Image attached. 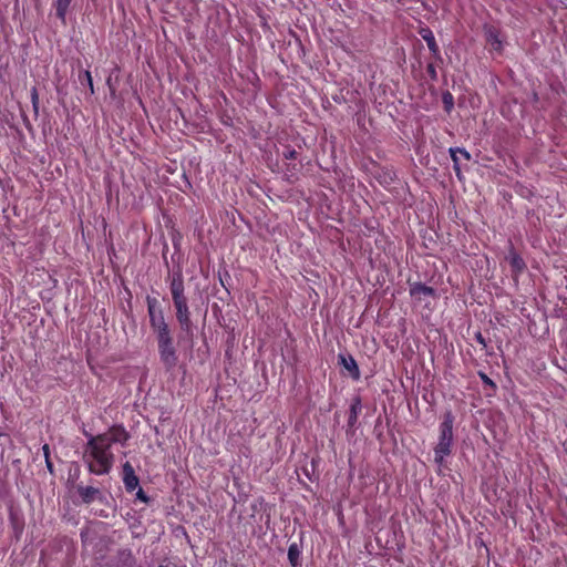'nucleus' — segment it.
Listing matches in <instances>:
<instances>
[{"label":"nucleus","instance_id":"1","mask_svg":"<svg viewBox=\"0 0 567 567\" xmlns=\"http://www.w3.org/2000/svg\"><path fill=\"white\" fill-rule=\"evenodd\" d=\"M83 435L87 442L83 447L82 460L87 471L97 476L107 475L114 466L115 455L112 445L125 446L131 439L122 424H114L106 432L96 435L83 430Z\"/></svg>","mask_w":567,"mask_h":567},{"label":"nucleus","instance_id":"2","mask_svg":"<svg viewBox=\"0 0 567 567\" xmlns=\"http://www.w3.org/2000/svg\"><path fill=\"white\" fill-rule=\"evenodd\" d=\"M453 424L454 415L452 414L451 411L445 412L439 427V442L434 447V461L439 465H442L444 458L452 453Z\"/></svg>","mask_w":567,"mask_h":567},{"label":"nucleus","instance_id":"3","mask_svg":"<svg viewBox=\"0 0 567 567\" xmlns=\"http://www.w3.org/2000/svg\"><path fill=\"white\" fill-rule=\"evenodd\" d=\"M159 360L166 371L175 369L178 362L177 349L172 332L156 336Z\"/></svg>","mask_w":567,"mask_h":567},{"label":"nucleus","instance_id":"4","mask_svg":"<svg viewBox=\"0 0 567 567\" xmlns=\"http://www.w3.org/2000/svg\"><path fill=\"white\" fill-rule=\"evenodd\" d=\"M506 259L511 266L512 278L515 282H518L519 277L526 270V262L523 257L515 250L513 244H509V250Z\"/></svg>","mask_w":567,"mask_h":567},{"label":"nucleus","instance_id":"5","mask_svg":"<svg viewBox=\"0 0 567 567\" xmlns=\"http://www.w3.org/2000/svg\"><path fill=\"white\" fill-rule=\"evenodd\" d=\"M166 281L168 282V286H169L172 299L185 296L184 277H183V271L179 267L176 270H174L172 274L167 275Z\"/></svg>","mask_w":567,"mask_h":567},{"label":"nucleus","instance_id":"6","mask_svg":"<svg viewBox=\"0 0 567 567\" xmlns=\"http://www.w3.org/2000/svg\"><path fill=\"white\" fill-rule=\"evenodd\" d=\"M76 492L83 504L90 505L95 501L103 502L105 498L100 488L93 486L78 485Z\"/></svg>","mask_w":567,"mask_h":567},{"label":"nucleus","instance_id":"7","mask_svg":"<svg viewBox=\"0 0 567 567\" xmlns=\"http://www.w3.org/2000/svg\"><path fill=\"white\" fill-rule=\"evenodd\" d=\"M338 363L348 372L349 377L354 380L359 381L361 378L360 369L358 367V363L355 359L351 354H338Z\"/></svg>","mask_w":567,"mask_h":567},{"label":"nucleus","instance_id":"8","mask_svg":"<svg viewBox=\"0 0 567 567\" xmlns=\"http://www.w3.org/2000/svg\"><path fill=\"white\" fill-rule=\"evenodd\" d=\"M410 296L421 301L425 297H435V289L422 282H410Z\"/></svg>","mask_w":567,"mask_h":567},{"label":"nucleus","instance_id":"9","mask_svg":"<svg viewBox=\"0 0 567 567\" xmlns=\"http://www.w3.org/2000/svg\"><path fill=\"white\" fill-rule=\"evenodd\" d=\"M175 316H176V320H177L182 331H184L188 336H192L193 334V322L190 319L189 307L176 310Z\"/></svg>","mask_w":567,"mask_h":567},{"label":"nucleus","instance_id":"10","mask_svg":"<svg viewBox=\"0 0 567 567\" xmlns=\"http://www.w3.org/2000/svg\"><path fill=\"white\" fill-rule=\"evenodd\" d=\"M123 482L127 492H133L138 486V477L130 462L123 464Z\"/></svg>","mask_w":567,"mask_h":567},{"label":"nucleus","instance_id":"11","mask_svg":"<svg viewBox=\"0 0 567 567\" xmlns=\"http://www.w3.org/2000/svg\"><path fill=\"white\" fill-rule=\"evenodd\" d=\"M150 326L156 336L171 332L169 326L165 321L164 312L152 315L150 317Z\"/></svg>","mask_w":567,"mask_h":567},{"label":"nucleus","instance_id":"12","mask_svg":"<svg viewBox=\"0 0 567 567\" xmlns=\"http://www.w3.org/2000/svg\"><path fill=\"white\" fill-rule=\"evenodd\" d=\"M486 41L491 45V49L496 52L503 51V41L499 35V31L495 27L485 28Z\"/></svg>","mask_w":567,"mask_h":567},{"label":"nucleus","instance_id":"13","mask_svg":"<svg viewBox=\"0 0 567 567\" xmlns=\"http://www.w3.org/2000/svg\"><path fill=\"white\" fill-rule=\"evenodd\" d=\"M362 410V401L359 395L354 396L351 401L349 415H348V427L353 429L358 422L359 414Z\"/></svg>","mask_w":567,"mask_h":567},{"label":"nucleus","instance_id":"14","mask_svg":"<svg viewBox=\"0 0 567 567\" xmlns=\"http://www.w3.org/2000/svg\"><path fill=\"white\" fill-rule=\"evenodd\" d=\"M288 560L291 567H301V547L297 543H291L288 547Z\"/></svg>","mask_w":567,"mask_h":567},{"label":"nucleus","instance_id":"15","mask_svg":"<svg viewBox=\"0 0 567 567\" xmlns=\"http://www.w3.org/2000/svg\"><path fill=\"white\" fill-rule=\"evenodd\" d=\"M71 2L72 0H54L53 2L55 16L59 20H61L62 24L66 23V13Z\"/></svg>","mask_w":567,"mask_h":567},{"label":"nucleus","instance_id":"16","mask_svg":"<svg viewBox=\"0 0 567 567\" xmlns=\"http://www.w3.org/2000/svg\"><path fill=\"white\" fill-rule=\"evenodd\" d=\"M421 35L424 39V41L426 42L427 48L431 51V53L434 56L440 58V49H439V45H437V43L435 41L433 32L430 29H425V30H423L421 32Z\"/></svg>","mask_w":567,"mask_h":567},{"label":"nucleus","instance_id":"17","mask_svg":"<svg viewBox=\"0 0 567 567\" xmlns=\"http://www.w3.org/2000/svg\"><path fill=\"white\" fill-rule=\"evenodd\" d=\"M458 151H460V147H451L450 155H451V158L453 162V169L455 172V175L457 176L458 179H462V171H461V166H460Z\"/></svg>","mask_w":567,"mask_h":567},{"label":"nucleus","instance_id":"18","mask_svg":"<svg viewBox=\"0 0 567 567\" xmlns=\"http://www.w3.org/2000/svg\"><path fill=\"white\" fill-rule=\"evenodd\" d=\"M146 302H147L148 318L152 317V315H157L158 312H163L159 301L156 298L148 296L146 298Z\"/></svg>","mask_w":567,"mask_h":567},{"label":"nucleus","instance_id":"19","mask_svg":"<svg viewBox=\"0 0 567 567\" xmlns=\"http://www.w3.org/2000/svg\"><path fill=\"white\" fill-rule=\"evenodd\" d=\"M172 300H173V303H174L175 311L179 310L182 308L189 307L188 306V299H187L186 296L179 297V298H175V299H172Z\"/></svg>","mask_w":567,"mask_h":567},{"label":"nucleus","instance_id":"20","mask_svg":"<svg viewBox=\"0 0 567 567\" xmlns=\"http://www.w3.org/2000/svg\"><path fill=\"white\" fill-rule=\"evenodd\" d=\"M443 103H444V109L447 112H450L453 109L454 101H453V95L450 92H445L443 94Z\"/></svg>","mask_w":567,"mask_h":567},{"label":"nucleus","instance_id":"21","mask_svg":"<svg viewBox=\"0 0 567 567\" xmlns=\"http://www.w3.org/2000/svg\"><path fill=\"white\" fill-rule=\"evenodd\" d=\"M282 157L287 161H292V159H297L298 157V152L295 150V148H291V147H287L284 153H282Z\"/></svg>","mask_w":567,"mask_h":567},{"label":"nucleus","instance_id":"22","mask_svg":"<svg viewBox=\"0 0 567 567\" xmlns=\"http://www.w3.org/2000/svg\"><path fill=\"white\" fill-rule=\"evenodd\" d=\"M478 375L481 378V380L483 381V383L485 385H488L491 386L492 389H495L496 388V384L495 382L484 372H478Z\"/></svg>","mask_w":567,"mask_h":567},{"label":"nucleus","instance_id":"23","mask_svg":"<svg viewBox=\"0 0 567 567\" xmlns=\"http://www.w3.org/2000/svg\"><path fill=\"white\" fill-rule=\"evenodd\" d=\"M31 102H32V106L37 113L39 110V95H38V91L35 87H33L31 90Z\"/></svg>","mask_w":567,"mask_h":567},{"label":"nucleus","instance_id":"24","mask_svg":"<svg viewBox=\"0 0 567 567\" xmlns=\"http://www.w3.org/2000/svg\"><path fill=\"white\" fill-rule=\"evenodd\" d=\"M83 78L86 80L91 93H94V85L91 72L89 70H85L83 72Z\"/></svg>","mask_w":567,"mask_h":567},{"label":"nucleus","instance_id":"25","mask_svg":"<svg viewBox=\"0 0 567 567\" xmlns=\"http://www.w3.org/2000/svg\"><path fill=\"white\" fill-rule=\"evenodd\" d=\"M394 176L395 175H394V173L392 171L386 169L383 173V181H381V183L390 184V183H392L394 181Z\"/></svg>","mask_w":567,"mask_h":567},{"label":"nucleus","instance_id":"26","mask_svg":"<svg viewBox=\"0 0 567 567\" xmlns=\"http://www.w3.org/2000/svg\"><path fill=\"white\" fill-rule=\"evenodd\" d=\"M136 498L146 504L150 502V497L145 494V492L142 488L137 491Z\"/></svg>","mask_w":567,"mask_h":567},{"label":"nucleus","instance_id":"27","mask_svg":"<svg viewBox=\"0 0 567 567\" xmlns=\"http://www.w3.org/2000/svg\"><path fill=\"white\" fill-rule=\"evenodd\" d=\"M426 71L432 80H436L437 73L435 66L432 63L427 65Z\"/></svg>","mask_w":567,"mask_h":567},{"label":"nucleus","instance_id":"28","mask_svg":"<svg viewBox=\"0 0 567 567\" xmlns=\"http://www.w3.org/2000/svg\"><path fill=\"white\" fill-rule=\"evenodd\" d=\"M475 340L483 348L487 347L486 340H485V338L483 337V334L480 331L475 333Z\"/></svg>","mask_w":567,"mask_h":567},{"label":"nucleus","instance_id":"29","mask_svg":"<svg viewBox=\"0 0 567 567\" xmlns=\"http://www.w3.org/2000/svg\"><path fill=\"white\" fill-rule=\"evenodd\" d=\"M458 154L465 159H471V154L465 148H460Z\"/></svg>","mask_w":567,"mask_h":567},{"label":"nucleus","instance_id":"30","mask_svg":"<svg viewBox=\"0 0 567 567\" xmlns=\"http://www.w3.org/2000/svg\"><path fill=\"white\" fill-rule=\"evenodd\" d=\"M42 449H43V452H44L45 458H49V455H50V449H49V445H48V444H44Z\"/></svg>","mask_w":567,"mask_h":567},{"label":"nucleus","instance_id":"31","mask_svg":"<svg viewBox=\"0 0 567 567\" xmlns=\"http://www.w3.org/2000/svg\"><path fill=\"white\" fill-rule=\"evenodd\" d=\"M45 461H47V466H48L49 471L52 472L53 471V465H52L50 458H45Z\"/></svg>","mask_w":567,"mask_h":567},{"label":"nucleus","instance_id":"32","mask_svg":"<svg viewBox=\"0 0 567 567\" xmlns=\"http://www.w3.org/2000/svg\"><path fill=\"white\" fill-rule=\"evenodd\" d=\"M158 567H169V566H167V565H159Z\"/></svg>","mask_w":567,"mask_h":567}]
</instances>
